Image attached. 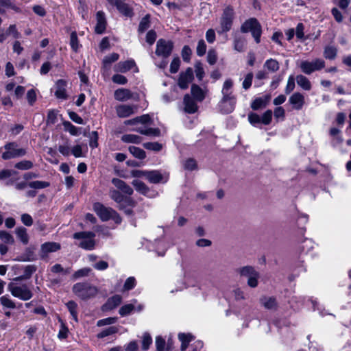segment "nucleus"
Listing matches in <instances>:
<instances>
[{
	"label": "nucleus",
	"instance_id": "0eeeda50",
	"mask_svg": "<svg viewBox=\"0 0 351 351\" xmlns=\"http://www.w3.org/2000/svg\"><path fill=\"white\" fill-rule=\"evenodd\" d=\"M325 61L321 58H315L311 61L302 60L299 66L302 73L306 75H311L313 72L319 71L325 68Z\"/></svg>",
	"mask_w": 351,
	"mask_h": 351
},
{
	"label": "nucleus",
	"instance_id": "052dcab7",
	"mask_svg": "<svg viewBox=\"0 0 351 351\" xmlns=\"http://www.w3.org/2000/svg\"><path fill=\"white\" fill-rule=\"evenodd\" d=\"M184 166L185 169L193 171L197 169V162L194 159L189 158L185 161Z\"/></svg>",
	"mask_w": 351,
	"mask_h": 351
},
{
	"label": "nucleus",
	"instance_id": "ddd939ff",
	"mask_svg": "<svg viewBox=\"0 0 351 351\" xmlns=\"http://www.w3.org/2000/svg\"><path fill=\"white\" fill-rule=\"evenodd\" d=\"M115 109L119 117L126 118L136 112L137 106L136 105L120 104L117 106Z\"/></svg>",
	"mask_w": 351,
	"mask_h": 351
},
{
	"label": "nucleus",
	"instance_id": "7ed1b4c3",
	"mask_svg": "<svg viewBox=\"0 0 351 351\" xmlns=\"http://www.w3.org/2000/svg\"><path fill=\"white\" fill-rule=\"evenodd\" d=\"M243 33L251 32L256 43L261 41L262 28L260 23L255 18H250L245 21L241 27Z\"/></svg>",
	"mask_w": 351,
	"mask_h": 351
},
{
	"label": "nucleus",
	"instance_id": "37998d69",
	"mask_svg": "<svg viewBox=\"0 0 351 351\" xmlns=\"http://www.w3.org/2000/svg\"><path fill=\"white\" fill-rule=\"evenodd\" d=\"M1 304L5 308L13 309L16 307L15 303L8 295H3L0 298Z\"/></svg>",
	"mask_w": 351,
	"mask_h": 351
},
{
	"label": "nucleus",
	"instance_id": "603ef678",
	"mask_svg": "<svg viewBox=\"0 0 351 351\" xmlns=\"http://www.w3.org/2000/svg\"><path fill=\"white\" fill-rule=\"evenodd\" d=\"M117 321V317H108L102 319H99L97 322V326L101 327L106 325H111L115 324Z\"/></svg>",
	"mask_w": 351,
	"mask_h": 351
},
{
	"label": "nucleus",
	"instance_id": "a19ab883",
	"mask_svg": "<svg viewBox=\"0 0 351 351\" xmlns=\"http://www.w3.org/2000/svg\"><path fill=\"white\" fill-rule=\"evenodd\" d=\"M269 71L276 72L279 69V64L277 60L274 59L267 60L264 64Z\"/></svg>",
	"mask_w": 351,
	"mask_h": 351
},
{
	"label": "nucleus",
	"instance_id": "4be33fe9",
	"mask_svg": "<svg viewBox=\"0 0 351 351\" xmlns=\"http://www.w3.org/2000/svg\"><path fill=\"white\" fill-rule=\"evenodd\" d=\"M135 66V62L132 60H126L124 62H119L114 67V70L119 73H126Z\"/></svg>",
	"mask_w": 351,
	"mask_h": 351
},
{
	"label": "nucleus",
	"instance_id": "7c9ffc66",
	"mask_svg": "<svg viewBox=\"0 0 351 351\" xmlns=\"http://www.w3.org/2000/svg\"><path fill=\"white\" fill-rule=\"evenodd\" d=\"M261 304L267 309L274 310L277 308V302L274 298L263 297L261 299Z\"/></svg>",
	"mask_w": 351,
	"mask_h": 351
},
{
	"label": "nucleus",
	"instance_id": "680f3d73",
	"mask_svg": "<svg viewBox=\"0 0 351 351\" xmlns=\"http://www.w3.org/2000/svg\"><path fill=\"white\" fill-rule=\"evenodd\" d=\"M119 56L118 53H112L104 58L103 63L104 64H110L114 62H116L119 59Z\"/></svg>",
	"mask_w": 351,
	"mask_h": 351
},
{
	"label": "nucleus",
	"instance_id": "13d9d810",
	"mask_svg": "<svg viewBox=\"0 0 351 351\" xmlns=\"http://www.w3.org/2000/svg\"><path fill=\"white\" fill-rule=\"evenodd\" d=\"M0 239L6 243L12 244L14 243L13 237L5 231H0Z\"/></svg>",
	"mask_w": 351,
	"mask_h": 351
},
{
	"label": "nucleus",
	"instance_id": "4c0bfd02",
	"mask_svg": "<svg viewBox=\"0 0 351 351\" xmlns=\"http://www.w3.org/2000/svg\"><path fill=\"white\" fill-rule=\"evenodd\" d=\"M337 49L333 46H327L324 51V56L326 59L333 60L336 58Z\"/></svg>",
	"mask_w": 351,
	"mask_h": 351
},
{
	"label": "nucleus",
	"instance_id": "6ab92c4d",
	"mask_svg": "<svg viewBox=\"0 0 351 351\" xmlns=\"http://www.w3.org/2000/svg\"><path fill=\"white\" fill-rule=\"evenodd\" d=\"M112 183L119 191H121L122 193L129 196L133 193L132 188L130 187L126 182L119 178H113L112 180Z\"/></svg>",
	"mask_w": 351,
	"mask_h": 351
},
{
	"label": "nucleus",
	"instance_id": "f704fd0d",
	"mask_svg": "<svg viewBox=\"0 0 351 351\" xmlns=\"http://www.w3.org/2000/svg\"><path fill=\"white\" fill-rule=\"evenodd\" d=\"M121 140L124 143L138 144L142 141V138L136 134H128L123 135Z\"/></svg>",
	"mask_w": 351,
	"mask_h": 351
},
{
	"label": "nucleus",
	"instance_id": "f03ea898",
	"mask_svg": "<svg viewBox=\"0 0 351 351\" xmlns=\"http://www.w3.org/2000/svg\"><path fill=\"white\" fill-rule=\"evenodd\" d=\"M8 291L11 294L21 300L27 301L31 299L33 293L27 285H19L14 282L9 283L8 286Z\"/></svg>",
	"mask_w": 351,
	"mask_h": 351
},
{
	"label": "nucleus",
	"instance_id": "aec40b11",
	"mask_svg": "<svg viewBox=\"0 0 351 351\" xmlns=\"http://www.w3.org/2000/svg\"><path fill=\"white\" fill-rule=\"evenodd\" d=\"M97 24L95 26V32L97 34H103L106 28V20L105 14L102 11H99L96 14Z\"/></svg>",
	"mask_w": 351,
	"mask_h": 351
},
{
	"label": "nucleus",
	"instance_id": "cd10ccee",
	"mask_svg": "<svg viewBox=\"0 0 351 351\" xmlns=\"http://www.w3.org/2000/svg\"><path fill=\"white\" fill-rule=\"evenodd\" d=\"M8 8L16 12H21L20 8L15 5L11 0H0V14H4L5 9Z\"/></svg>",
	"mask_w": 351,
	"mask_h": 351
},
{
	"label": "nucleus",
	"instance_id": "3c124183",
	"mask_svg": "<svg viewBox=\"0 0 351 351\" xmlns=\"http://www.w3.org/2000/svg\"><path fill=\"white\" fill-rule=\"evenodd\" d=\"M152 343V339L150 335L147 332H145L143 335V340H142V348L145 350H147L149 348V346Z\"/></svg>",
	"mask_w": 351,
	"mask_h": 351
},
{
	"label": "nucleus",
	"instance_id": "f257e3e1",
	"mask_svg": "<svg viewBox=\"0 0 351 351\" xmlns=\"http://www.w3.org/2000/svg\"><path fill=\"white\" fill-rule=\"evenodd\" d=\"M237 271L240 276L247 279V284L250 287L256 288L258 287L261 275L254 267L246 265L238 268Z\"/></svg>",
	"mask_w": 351,
	"mask_h": 351
},
{
	"label": "nucleus",
	"instance_id": "a878e982",
	"mask_svg": "<svg viewBox=\"0 0 351 351\" xmlns=\"http://www.w3.org/2000/svg\"><path fill=\"white\" fill-rule=\"evenodd\" d=\"M124 1L125 0H117L114 3V5H115L117 10L123 15L131 16L132 15V10L128 4L124 3Z\"/></svg>",
	"mask_w": 351,
	"mask_h": 351
},
{
	"label": "nucleus",
	"instance_id": "393cba45",
	"mask_svg": "<svg viewBox=\"0 0 351 351\" xmlns=\"http://www.w3.org/2000/svg\"><path fill=\"white\" fill-rule=\"evenodd\" d=\"M270 99L269 95L256 98L251 104V108L254 110H257L267 106Z\"/></svg>",
	"mask_w": 351,
	"mask_h": 351
},
{
	"label": "nucleus",
	"instance_id": "39448f33",
	"mask_svg": "<svg viewBox=\"0 0 351 351\" xmlns=\"http://www.w3.org/2000/svg\"><path fill=\"white\" fill-rule=\"evenodd\" d=\"M73 293L82 300H86L94 297L97 289L95 287L86 282H79L73 285Z\"/></svg>",
	"mask_w": 351,
	"mask_h": 351
},
{
	"label": "nucleus",
	"instance_id": "a18cd8bd",
	"mask_svg": "<svg viewBox=\"0 0 351 351\" xmlns=\"http://www.w3.org/2000/svg\"><path fill=\"white\" fill-rule=\"evenodd\" d=\"M14 167L20 170H28L32 168L33 163L30 160H22L16 163Z\"/></svg>",
	"mask_w": 351,
	"mask_h": 351
},
{
	"label": "nucleus",
	"instance_id": "0e129e2a",
	"mask_svg": "<svg viewBox=\"0 0 351 351\" xmlns=\"http://www.w3.org/2000/svg\"><path fill=\"white\" fill-rule=\"evenodd\" d=\"M295 88V80L292 75H290L287 80V84L285 88V93L289 94Z\"/></svg>",
	"mask_w": 351,
	"mask_h": 351
},
{
	"label": "nucleus",
	"instance_id": "c85d7f7f",
	"mask_svg": "<svg viewBox=\"0 0 351 351\" xmlns=\"http://www.w3.org/2000/svg\"><path fill=\"white\" fill-rule=\"evenodd\" d=\"M191 93L197 101H202L205 97V92L204 90L196 84L191 86Z\"/></svg>",
	"mask_w": 351,
	"mask_h": 351
},
{
	"label": "nucleus",
	"instance_id": "338daca9",
	"mask_svg": "<svg viewBox=\"0 0 351 351\" xmlns=\"http://www.w3.org/2000/svg\"><path fill=\"white\" fill-rule=\"evenodd\" d=\"M165 340L160 336L156 337V346L157 351H164L165 347Z\"/></svg>",
	"mask_w": 351,
	"mask_h": 351
},
{
	"label": "nucleus",
	"instance_id": "69168bd1",
	"mask_svg": "<svg viewBox=\"0 0 351 351\" xmlns=\"http://www.w3.org/2000/svg\"><path fill=\"white\" fill-rule=\"evenodd\" d=\"M112 80L114 83L118 84H125L128 82L127 78L120 74H115L112 76Z\"/></svg>",
	"mask_w": 351,
	"mask_h": 351
},
{
	"label": "nucleus",
	"instance_id": "a211bd4d",
	"mask_svg": "<svg viewBox=\"0 0 351 351\" xmlns=\"http://www.w3.org/2000/svg\"><path fill=\"white\" fill-rule=\"evenodd\" d=\"M122 301V297L119 295H114L108 298L107 302L102 306L103 311H108L118 306Z\"/></svg>",
	"mask_w": 351,
	"mask_h": 351
},
{
	"label": "nucleus",
	"instance_id": "9d476101",
	"mask_svg": "<svg viewBox=\"0 0 351 351\" xmlns=\"http://www.w3.org/2000/svg\"><path fill=\"white\" fill-rule=\"evenodd\" d=\"M110 197L119 204V209H123L125 204L134 207L136 205V202L130 197L123 195L120 191L116 189L110 190Z\"/></svg>",
	"mask_w": 351,
	"mask_h": 351
},
{
	"label": "nucleus",
	"instance_id": "6e6d98bb",
	"mask_svg": "<svg viewBox=\"0 0 351 351\" xmlns=\"http://www.w3.org/2000/svg\"><path fill=\"white\" fill-rule=\"evenodd\" d=\"M90 271H91V269L90 268H88V267L82 268V269H80L77 270V271H75L74 273L73 277L74 279H77L81 277L87 276H88V274H90Z\"/></svg>",
	"mask_w": 351,
	"mask_h": 351
},
{
	"label": "nucleus",
	"instance_id": "f3484780",
	"mask_svg": "<svg viewBox=\"0 0 351 351\" xmlns=\"http://www.w3.org/2000/svg\"><path fill=\"white\" fill-rule=\"evenodd\" d=\"M193 79V71L191 68H188L184 72L180 74L178 80V86L182 89H186L189 83Z\"/></svg>",
	"mask_w": 351,
	"mask_h": 351
},
{
	"label": "nucleus",
	"instance_id": "5fc2aeb1",
	"mask_svg": "<svg viewBox=\"0 0 351 351\" xmlns=\"http://www.w3.org/2000/svg\"><path fill=\"white\" fill-rule=\"evenodd\" d=\"M261 119V123L264 125H269L272 119V111L271 110H266L262 117Z\"/></svg>",
	"mask_w": 351,
	"mask_h": 351
},
{
	"label": "nucleus",
	"instance_id": "49530a36",
	"mask_svg": "<svg viewBox=\"0 0 351 351\" xmlns=\"http://www.w3.org/2000/svg\"><path fill=\"white\" fill-rule=\"evenodd\" d=\"M70 45L72 49L77 51L80 46L78 42V38L75 32H73L70 36Z\"/></svg>",
	"mask_w": 351,
	"mask_h": 351
},
{
	"label": "nucleus",
	"instance_id": "72a5a7b5",
	"mask_svg": "<svg viewBox=\"0 0 351 351\" xmlns=\"http://www.w3.org/2000/svg\"><path fill=\"white\" fill-rule=\"evenodd\" d=\"M36 270V267L34 266V265H27L25 268H24V274L23 276H19V277H16L15 278H14V281H17V280H23V279H27L29 278L32 274L35 272Z\"/></svg>",
	"mask_w": 351,
	"mask_h": 351
},
{
	"label": "nucleus",
	"instance_id": "ea45409f",
	"mask_svg": "<svg viewBox=\"0 0 351 351\" xmlns=\"http://www.w3.org/2000/svg\"><path fill=\"white\" fill-rule=\"evenodd\" d=\"M119 328L117 326H110L104 330H103L101 332L97 334V337L99 339H101L106 337L107 336L115 334L118 332Z\"/></svg>",
	"mask_w": 351,
	"mask_h": 351
},
{
	"label": "nucleus",
	"instance_id": "9b49d317",
	"mask_svg": "<svg viewBox=\"0 0 351 351\" xmlns=\"http://www.w3.org/2000/svg\"><path fill=\"white\" fill-rule=\"evenodd\" d=\"M173 48V43L170 40L159 39L156 43V53L158 56L167 58Z\"/></svg>",
	"mask_w": 351,
	"mask_h": 351
},
{
	"label": "nucleus",
	"instance_id": "f8f14e48",
	"mask_svg": "<svg viewBox=\"0 0 351 351\" xmlns=\"http://www.w3.org/2000/svg\"><path fill=\"white\" fill-rule=\"evenodd\" d=\"M94 210L102 221H108L112 217V215H115V210L111 208H107L100 203H95L93 206Z\"/></svg>",
	"mask_w": 351,
	"mask_h": 351
},
{
	"label": "nucleus",
	"instance_id": "bf43d9fd",
	"mask_svg": "<svg viewBox=\"0 0 351 351\" xmlns=\"http://www.w3.org/2000/svg\"><path fill=\"white\" fill-rule=\"evenodd\" d=\"M253 73L252 72L247 73L242 83V86L245 90H247L250 88L253 80Z\"/></svg>",
	"mask_w": 351,
	"mask_h": 351
},
{
	"label": "nucleus",
	"instance_id": "b1692460",
	"mask_svg": "<svg viewBox=\"0 0 351 351\" xmlns=\"http://www.w3.org/2000/svg\"><path fill=\"white\" fill-rule=\"evenodd\" d=\"M114 96L116 100L125 101L132 97L131 91L126 88H119L114 91Z\"/></svg>",
	"mask_w": 351,
	"mask_h": 351
},
{
	"label": "nucleus",
	"instance_id": "774afa93",
	"mask_svg": "<svg viewBox=\"0 0 351 351\" xmlns=\"http://www.w3.org/2000/svg\"><path fill=\"white\" fill-rule=\"evenodd\" d=\"M191 55V49L187 45L184 46L182 50V57L184 61L189 62Z\"/></svg>",
	"mask_w": 351,
	"mask_h": 351
},
{
	"label": "nucleus",
	"instance_id": "c756f323",
	"mask_svg": "<svg viewBox=\"0 0 351 351\" xmlns=\"http://www.w3.org/2000/svg\"><path fill=\"white\" fill-rule=\"evenodd\" d=\"M178 339L182 342L180 350L185 351L188 348L189 343L193 339V336L191 334L180 333Z\"/></svg>",
	"mask_w": 351,
	"mask_h": 351
},
{
	"label": "nucleus",
	"instance_id": "de8ad7c7",
	"mask_svg": "<svg viewBox=\"0 0 351 351\" xmlns=\"http://www.w3.org/2000/svg\"><path fill=\"white\" fill-rule=\"evenodd\" d=\"M28 186L32 189H41L49 186V183L45 181H33L28 184Z\"/></svg>",
	"mask_w": 351,
	"mask_h": 351
},
{
	"label": "nucleus",
	"instance_id": "412c9836",
	"mask_svg": "<svg viewBox=\"0 0 351 351\" xmlns=\"http://www.w3.org/2000/svg\"><path fill=\"white\" fill-rule=\"evenodd\" d=\"M66 82L63 80H59L56 84L55 95L57 98L65 99L67 98L66 93Z\"/></svg>",
	"mask_w": 351,
	"mask_h": 351
},
{
	"label": "nucleus",
	"instance_id": "c03bdc74",
	"mask_svg": "<svg viewBox=\"0 0 351 351\" xmlns=\"http://www.w3.org/2000/svg\"><path fill=\"white\" fill-rule=\"evenodd\" d=\"M149 16L146 15L141 19L139 23L138 32L141 33L144 32L146 29H147L149 27Z\"/></svg>",
	"mask_w": 351,
	"mask_h": 351
},
{
	"label": "nucleus",
	"instance_id": "e2e57ef3",
	"mask_svg": "<svg viewBox=\"0 0 351 351\" xmlns=\"http://www.w3.org/2000/svg\"><path fill=\"white\" fill-rule=\"evenodd\" d=\"M180 58L178 57L174 58L170 65V72L171 73H177L180 68Z\"/></svg>",
	"mask_w": 351,
	"mask_h": 351
},
{
	"label": "nucleus",
	"instance_id": "bb28decb",
	"mask_svg": "<svg viewBox=\"0 0 351 351\" xmlns=\"http://www.w3.org/2000/svg\"><path fill=\"white\" fill-rule=\"evenodd\" d=\"M297 84L304 90H310L312 85L310 80L303 75H298L295 77Z\"/></svg>",
	"mask_w": 351,
	"mask_h": 351
},
{
	"label": "nucleus",
	"instance_id": "2f4dec72",
	"mask_svg": "<svg viewBox=\"0 0 351 351\" xmlns=\"http://www.w3.org/2000/svg\"><path fill=\"white\" fill-rule=\"evenodd\" d=\"M132 184L135 188L136 191L143 195H147L149 191L148 186L142 181L138 180H134Z\"/></svg>",
	"mask_w": 351,
	"mask_h": 351
},
{
	"label": "nucleus",
	"instance_id": "09e8293b",
	"mask_svg": "<svg viewBox=\"0 0 351 351\" xmlns=\"http://www.w3.org/2000/svg\"><path fill=\"white\" fill-rule=\"evenodd\" d=\"M143 147L147 149L155 152H159L162 147V145L158 142L145 143Z\"/></svg>",
	"mask_w": 351,
	"mask_h": 351
},
{
	"label": "nucleus",
	"instance_id": "58836bf2",
	"mask_svg": "<svg viewBox=\"0 0 351 351\" xmlns=\"http://www.w3.org/2000/svg\"><path fill=\"white\" fill-rule=\"evenodd\" d=\"M129 152L136 158L144 159L146 157L145 152L137 147L130 146Z\"/></svg>",
	"mask_w": 351,
	"mask_h": 351
},
{
	"label": "nucleus",
	"instance_id": "1a4fd4ad",
	"mask_svg": "<svg viewBox=\"0 0 351 351\" xmlns=\"http://www.w3.org/2000/svg\"><path fill=\"white\" fill-rule=\"evenodd\" d=\"M95 233L93 232H79L73 234L75 239H82L79 246L83 249L91 250L94 248L95 243L93 239Z\"/></svg>",
	"mask_w": 351,
	"mask_h": 351
},
{
	"label": "nucleus",
	"instance_id": "4468645a",
	"mask_svg": "<svg viewBox=\"0 0 351 351\" xmlns=\"http://www.w3.org/2000/svg\"><path fill=\"white\" fill-rule=\"evenodd\" d=\"M60 244L56 242H46L41 245L40 256L42 259L47 258L49 253L55 252L60 249Z\"/></svg>",
	"mask_w": 351,
	"mask_h": 351
},
{
	"label": "nucleus",
	"instance_id": "5701e85b",
	"mask_svg": "<svg viewBox=\"0 0 351 351\" xmlns=\"http://www.w3.org/2000/svg\"><path fill=\"white\" fill-rule=\"evenodd\" d=\"M184 111L189 114L195 113L197 110L195 101L186 94L184 97Z\"/></svg>",
	"mask_w": 351,
	"mask_h": 351
},
{
	"label": "nucleus",
	"instance_id": "473e14b6",
	"mask_svg": "<svg viewBox=\"0 0 351 351\" xmlns=\"http://www.w3.org/2000/svg\"><path fill=\"white\" fill-rule=\"evenodd\" d=\"M16 234L19 239L25 245L28 243L29 236L27 230L23 227H18L15 230Z\"/></svg>",
	"mask_w": 351,
	"mask_h": 351
},
{
	"label": "nucleus",
	"instance_id": "6e6552de",
	"mask_svg": "<svg viewBox=\"0 0 351 351\" xmlns=\"http://www.w3.org/2000/svg\"><path fill=\"white\" fill-rule=\"evenodd\" d=\"M3 149H5V152L2 153V158L4 160L22 157L27 153L25 149L20 148L18 144L15 142L6 143L4 145Z\"/></svg>",
	"mask_w": 351,
	"mask_h": 351
},
{
	"label": "nucleus",
	"instance_id": "2eb2a0df",
	"mask_svg": "<svg viewBox=\"0 0 351 351\" xmlns=\"http://www.w3.org/2000/svg\"><path fill=\"white\" fill-rule=\"evenodd\" d=\"M146 174L147 180L151 183L166 182L168 180V174L162 173L157 170L147 171Z\"/></svg>",
	"mask_w": 351,
	"mask_h": 351
},
{
	"label": "nucleus",
	"instance_id": "c9c22d12",
	"mask_svg": "<svg viewBox=\"0 0 351 351\" xmlns=\"http://www.w3.org/2000/svg\"><path fill=\"white\" fill-rule=\"evenodd\" d=\"M132 302L133 303L125 304L120 308L119 313L121 316L124 317L128 315L133 310H134V304L136 303V300H133Z\"/></svg>",
	"mask_w": 351,
	"mask_h": 351
},
{
	"label": "nucleus",
	"instance_id": "e433bc0d",
	"mask_svg": "<svg viewBox=\"0 0 351 351\" xmlns=\"http://www.w3.org/2000/svg\"><path fill=\"white\" fill-rule=\"evenodd\" d=\"M66 307L70 312V314L72 318L76 322H78L77 318V304L74 301H69L66 304Z\"/></svg>",
	"mask_w": 351,
	"mask_h": 351
},
{
	"label": "nucleus",
	"instance_id": "4d7b16f0",
	"mask_svg": "<svg viewBox=\"0 0 351 351\" xmlns=\"http://www.w3.org/2000/svg\"><path fill=\"white\" fill-rule=\"evenodd\" d=\"M248 121L254 126H256L257 124L261 123V117L256 113L254 112H250L248 114Z\"/></svg>",
	"mask_w": 351,
	"mask_h": 351
},
{
	"label": "nucleus",
	"instance_id": "dca6fc26",
	"mask_svg": "<svg viewBox=\"0 0 351 351\" xmlns=\"http://www.w3.org/2000/svg\"><path fill=\"white\" fill-rule=\"evenodd\" d=\"M289 103L293 109L300 110L305 104L304 96L299 92H295L289 97Z\"/></svg>",
	"mask_w": 351,
	"mask_h": 351
},
{
	"label": "nucleus",
	"instance_id": "864d4df0",
	"mask_svg": "<svg viewBox=\"0 0 351 351\" xmlns=\"http://www.w3.org/2000/svg\"><path fill=\"white\" fill-rule=\"evenodd\" d=\"M206 51V45L204 42V40H199L198 43H197V49H196V53H197V55L198 56H202L205 54Z\"/></svg>",
	"mask_w": 351,
	"mask_h": 351
},
{
	"label": "nucleus",
	"instance_id": "423d86ee",
	"mask_svg": "<svg viewBox=\"0 0 351 351\" xmlns=\"http://www.w3.org/2000/svg\"><path fill=\"white\" fill-rule=\"evenodd\" d=\"M233 86V82L232 80L228 79L226 80L223 85V88L221 90L223 97L221 99V105L226 104L228 101H230L229 107L226 109H224L223 111L226 112V114L231 112L234 108L235 104V97L232 95L231 92V88Z\"/></svg>",
	"mask_w": 351,
	"mask_h": 351
},
{
	"label": "nucleus",
	"instance_id": "8fccbe9b",
	"mask_svg": "<svg viewBox=\"0 0 351 351\" xmlns=\"http://www.w3.org/2000/svg\"><path fill=\"white\" fill-rule=\"evenodd\" d=\"M245 45V40L242 38H237L234 40V49L237 51H242Z\"/></svg>",
	"mask_w": 351,
	"mask_h": 351
},
{
	"label": "nucleus",
	"instance_id": "79ce46f5",
	"mask_svg": "<svg viewBox=\"0 0 351 351\" xmlns=\"http://www.w3.org/2000/svg\"><path fill=\"white\" fill-rule=\"evenodd\" d=\"M63 126L65 131L69 132L73 136L79 134V130L69 121H64Z\"/></svg>",
	"mask_w": 351,
	"mask_h": 351
},
{
	"label": "nucleus",
	"instance_id": "20e7f679",
	"mask_svg": "<svg viewBox=\"0 0 351 351\" xmlns=\"http://www.w3.org/2000/svg\"><path fill=\"white\" fill-rule=\"evenodd\" d=\"M234 9L232 6L226 7L220 18V25L217 32L219 34H222L229 32L231 29L234 19Z\"/></svg>",
	"mask_w": 351,
	"mask_h": 351
}]
</instances>
